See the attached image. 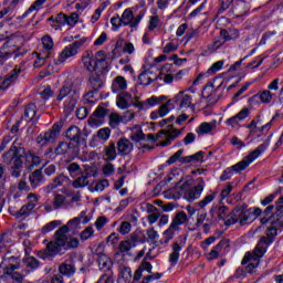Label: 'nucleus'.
<instances>
[{
    "label": "nucleus",
    "instance_id": "f257e3e1",
    "mask_svg": "<svg viewBox=\"0 0 283 283\" xmlns=\"http://www.w3.org/2000/svg\"><path fill=\"white\" fill-rule=\"evenodd\" d=\"M67 233H70L69 226H62L55 231V241H51L46 245L49 255H59V253L63 250L70 251L72 249H78V244H81L78 239L74 237H67Z\"/></svg>",
    "mask_w": 283,
    "mask_h": 283
},
{
    "label": "nucleus",
    "instance_id": "f03ea898",
    "mask_svg": "<svg viewBox=\"0 0 283 283\" xmlns=\"http://www.w3.org/2000/svg\"><path fill=\"white\" fill-rule=\"evenodd\" d=\"M262 216V209L253 207L249 208V205L242 203L237 206L231 212L230 218L226 221V227H231L233 224H241L244 227L245 224H251V222H255L258 218Z\"/></svg>",
    "mask_w": 283,
    "mask_h": 283
},
{
    "label": "nucleus",
    "instance_id": "7ed1b4c3",
    "mask_svg": "<svg viewBox=\"0 0 283 283\" xmlns=\"http://www.w3.org/2000/svg\"><path fill=\"white\" fill-rule=\"evenodd\" d=\"M269 145L261 144L259 145L253 151H251L248 156H245L241 161L237 163L235 165L228 167L220 176L221 182H227V180H231L233 177V171L235 174H242L253 160L260 158L264 151H266Z\"/></svg>",
    "mask_w": 283,
    "mask_h": 283
},
{
    "label": "nucleus",
    "instance_id": "20e7f679",
    "mask_svg": "<svg viewBox=\"0 0 283 283\" xmlns=\"http://www.w3.org/2000/svg\"><path fill=\"white\" fill-rule=\"evenodd\" d=\"M64 98H67L64 102V112L66 114H72L73 111L76 109V104L81 98V92L78 88H74V84L72 82H64L59 88L55 101L61 103Z\"/></svg>",
    "mask_w": 283,
    "mask_h": 283
},
{
    "label": "nucleus",
    "instance_id": "39448f33",
    "mask_svg": "<svg viewBox=\"0 0 283 283\" xmlns=\"http://www.w3.org/2000/svg\"><path fill=\"white\" fill-rule=\"evenodd\" d=\"M276 209L274 216L276 220L272 221L270 227L265 230V235H262V244H273L275 238H277V232L283 231V197H280L274 206Z\"/></svg>",
    "mask_w": 283,
    "mask_h": 283
},
{
    "label": "nucleus",
    "instance_id": "423d86ee",
    "mask_svg": "<svg viewBox=\"0 0 283 283\" xmlns=\"http://www.w3.org/2000/svg\"><path fill=\"white\" fill-rule=\"evenodd\" d=\"M180 134H182V129L174 128V124H170L168 125V129H161L156 136L154 134H148L147 138L153 143H156L158 138H166L164 142L159 143V147H169Z\"/></svg>",
    "mask_w": 283,
    "mask_h": 283
},
{
    "label": "nucleus",
    "instance_id": "0eeeda50",
    "mask_svg": "<svg viewBox=\"0 0 283 283\" xmlns=\"http://www.w3.org/2000/svg\"><path fill=\"white\" fill-rule=\"evenodd\" d=\"M85 43H87V38H82L69 44L67 46H65L64 50L57 56V59L54 60L55 65H61V63H65L67 59H72V56H76V54H78V49L82 45H85Z\"/></svg>",
    "mask_w": 283,
    "mask_h": 283
},
{
    "label": "nucleus",
    "instance_id": "6e6552de",
    "mask_svg": "<svg viewBox=\"0 0 283 283\" xmlns=\"http://www.w3.org/2000/svg\"><path fill=\"white\" fill-rule=\"evenodd\" d=\"M273 243H262V237L259 239L256 247L254 248V258L244 269L245 273H253L258 266H260V259L264 258V254Z\"/></svg>",
    "mask_w": 283,
    "mask_h": 283
},
{
    "label": "nucleus",
    "instance_id": "1a4fd4ad",
    "mask_svg": "<svg viewBox=\"0 0 283 283\" xmlns=\"http://www.w3.org/2000/svg\"><path fill=\"white\" fill-rule=\"evenodd\" d=\"M134 10H136L134 7L127 8L122 13L124 27L128 25L129 28L136 29L140 25V21H143V18L145 17V10H140L136 17L134 15Z\"/></svg>",
    "mask_w": 283,
    "mask_h": 283
},
{
    "label": "nucleus",
    "instance_id": "9d476101",
    "mask_svg": "<svg viewBox=\"0 0 283 283\" xmlns=\"http://www.w3.org/2000/svg\"><path fill=\"white\" fill-rule=\"evenodd\" d=\"M66 138H69V143L73 144L75 147H78V149H81V145L83 147L87 145V134L81 133V128H78V126H70L66 130Z\"/></svg>",
    "mask_w": 283,
    "mask_h": 283
},
{
    "label": "nucleus",
    "instance_id": "9b49d317",
    "mask_svg": "<svg viewBox=\"0 0 283 283\" xmlns=\"http://www.w3.org/2000/svg\"><path fill=\"white\" fill-rule=\"evenodd\" d=\"M107 114H109L107 105H105V103H101L87 120L90 127H101V125L105 123V117Z\"/></svg>",
    "mask_w": 283,
    "mask_h": 283
},
{
    "label": "nucleus",
    "instance_id": "f8f14e48",
    "mask_svg": "<svg viewBox=\"0 0 283 283\" xmlns=\"http://www.w3.org/2000/svg\"><path fill=\"white\" fill-rule=\"evenodd\" d=\"M185 244H187V234L179 235L177 241L172 242V252L169 254L168 259L171 266H176V264H178V260H180V251H182V247H185Z\"/></svg>",
    "mask_w": 283,
    "mask_h": 283
},
{
    "label": "nucleus",
    "instance_id": "ddd939ff",
    "mask_svg": "<svg viewBox=\"0 0 283 283\" xmlns=\"http://www.w3.org/2000/svg\"><path fill=\"white\" fill-rule=\"evenodd\" d=\"M210 218L213 222L223 221L224 223L229 220L231 213H229V207L213 205L210 210Z\"/></svg>",
    "mask_w": 283,
    "mask_h": 283
},
{
    "label": "nucleus",
    "instance_id": "4468645a",
    "mask_svg": "<svg viewBox=\"0 0 283 283\" xmlns=\"http://www.w3.org/2000/svg\"><path fill=\"white\" fill-rule=\"evenodd\" d=\"M55 154L56 156H64V154H67L69 156H72V158H76V156L81 154V148L71 144V142H61L55 148Z\"/></svg>",
    "mask_w": 283,
    "mask_h": 283
},
{
    "label": "nucleus",
    "instance_id": "2eb2a0df",
    "mask_svg": "<svg viewBox=\"0 0 283 283\" xmlns=\"http://www.w3.org/2000/svg\"><path fill=\"white\" fill-rule=\"evenodd\" d=\"M140 235H143V232L139 230H136L133 233H130L128 240L120 241L119 243L120 253H127L128 251H132V249L136 248L138 244V240H140Z\"/></svg>",
    "mask_w": 283,
    "mask_h": 283
},
{
    "label": "nucleus",
    "instance_id": "dca6fc26",
    "mask_svg": "<svg viewBox=\"0 0 283 283\" xmlns=\"http://www.w3.org/2000/svg\"><path fill=\"white\" fill-rule=\"evenodd\" d=\"M28 199L29 202L24 206L21 207L20 210H18V212L14 213L15 218H28V216H30V213H32V211H34V207H36V202H38V198L36 195L34 193H29L28 195Z\"/></svg>",
    "mask_w": 283,
    "mask_h": 283
},
{
    "label": "nucleus",
    "instance_id": "f3484780",
    "mask_svg": "<svg viewBox=\"0 0 283 283\" xmlns=\"http://www.w3.org/2000/svg\"><path fill=\"white\" fill-rule=\"evenodd\" d=\"M176 108V97L169 99L166 104H163L157 111L150 113L151 120H158V118H165L171 109Z\"/></svg>",
    "mask_w": 283,
    "mask_h": 283
},
{
    "label": "nucleus",
    "instance_id": "a211bd4d",
    "mask_svg": "<svg viewBox=\"0 0 283 283\" xmlns=\"http://www.w3.org/2000/svg\"><path fill=\"white\" fill-rule=\"evenodd\" d=\"M23 158L25 160V148L14 146L10 159L11 168L21 169V167H23Z\"/></svg>",
    "mask_w": 283,
    "mask_h": 283
},
{
    "label": "nucleus",
    "instance_id": "6ab92c4d",
    "mask_svg": "<svg viewBox=\"0 0 283 283\" xmlns=\"http://www.w3.org/2000/svg\"><path fill=\"white\" fill-rule=\"evenodd\" d=\"M27 123L31 125H36L41 115H36V104L30 103L24 108V115L22 117Z\"/></svg>",
    "mask_w": 283,
    "mask_h": 283
},
{
    "label": "nucleus",
    "instance_id": "aec40b11",
    "mask_svg": "<svg viewBox=\"0 0 283 283\" xmlns=\"http://www.w3.org/2000/svg\"><path fill=\"white\" fill-rule=\"evenodd\" d=\"M197 181L198 184L186 192V196L190 201L198 200V198L202 196V191H205V179L199 177Z\"/></svg>",
    "mask_w": 283,
    "mask_h": 283
},
{
    "label": "nucleus",
    "instance_id": "412c9836",
    "mask_svg": "<svg viewBox=\"0 0 283 283\" xmlns=\"http://www.w3.org/2000/svg\"><path fill=\"white\" fill-rule=\"evenodd\" d=\"M96 61L97 57L94 56V53L92 51H85L82 55V63L85 70H87V72H91V74H93V72H96Z\"/></svg>",
    "mask_w": 283,
    "mask_h": 283
},
{
    "label": "nucleus",
    "instance_id": "4be33fe9",
    "mask_svg": "<svg viewBox=\"0 0 283 283\" xmlns=\"http://www.w3.org/2000/svg\"><path fill=\"white\" fill-rule=\"evenodd\" d=\"M175 98L177 109H189V107H191V102L193 101V97H191V95L189 94H186L185 91H181L177 95H175Z\"/></svg>",
    "mask_w": 283,
    "mask_h": 283
},
{
    "label": "nucleus",
    "instance_id": "5701e85b",
    "mask_svg": "<svg viewBox=\"0 0 283 283\" xmlns=\"http://www.w3.org/2000/svg\"><path fill=\"white\" fill-rule=\"evenodd\" d=\"M132 151H134V144L126 137L119 138L117 142V154H119V156H129Z\"/></svg>",
    "mask_w": 283,
    "mask_h": 283
},
{
    "label": "nucleus",
    "instance_id": "b1692460",
    "mask_svg": "<svg viewBox=\"0 0 283 283\" xmlns=\"http://www.w3.org/2000/svg\"><path fill=\"white\" fill-rule=\"evenodd\" d=\"M90 178H92V172L90 170H83L80 172V177L73 180L72 187L74 189H83L90 185Z\"/></svg>",
    "mask_w": 283,
    "mask_h": 283
},
{
    "label": "nucleus",
    "instance_id": "393cba45",
    "mask_svg": "<svg viewBox=\"0 0 283 283\" xmlns=\"http://www.w3.org/2000/svg\"><path fill=\"white\" fill-rule=\"evenodd\" d=\"M29 181L32 189L41 187L45 182V177L43 176V168L35 169L32 175L29 176Z\"/></svg>",
    "mask_w": 283,
    "mask_h": 283
},
{
    "label": "nucleus",
    "instance_id": "a878e982",
    "mask_svg": "<svg viewBox=\"0 0 283 283\" xmlns=\"http://www.w3.org/2000/svg\"><path fill=\"white\" fill-rule=\"evenodd\" d=\"M70 180V177L64 176L63 174L57 175L51 184H49L45 188L44 191L45 193H51L56 189V187H63L65 182Z\"/></svg>",
    "mask_w": 283,
    "mask_h": 283
},
{
    "label": "nucleus",
    "instance_id": "bb28decb",
    "mask_svg": "<svg viewBox=\"0 0 283 283\" xmlns=\"http://www.w3.org/2000/svg\"><path fill=\"white\" fill-rule=\"evenodd\" d=\"M23 73V70L15 66L13 70H11L4 77L2 85L4 87H10L12 83H17L19 80V76Z\"/></svg>",
    "mask_w": 283,
    "mask_h": 283
},
{
    "label": "nucleus",
    "instance_id": "cd10ccee",
    "mask_svg": "<svg viewBox=\"0 0 283 283\" xmlns=\"http://www.w3.org/2000/svg\"><path fill=\"white\" fill-rule=\"evenodd\" d=\"M41 165V157L34 154V150H29L25 153V166L27 169L32 170L34 167H39Z\"/></svg>",
    "mask_w": 283,
    "mask_h": 283
},
{
    "label": "nucleus",
    "instance_id": "c85d7f7f",
    "mask_svg": "<svg viewBox=\"0 0 283 283\" xmlns=\"http://www.w3.org/2000/svg\"><path fill=\"white\" fill-rule=\"evenodd\" d=\"M88 87L93 90V92H98L103 87V78H101V74H98V72L90 75Z\"/></svg>",
    "mask_w": 283,
    "mask_h": 283
},
{
    "label": "nucleus",
    "instance_id": "c756f323",
    "mask_svg": "<svg viewBox=\"0 0 283 283\" xmlns=\"http://www.w3.org/2000/svg\"><path fill=\"white\" fill-rule=\"evenodd\" d=\"M97 264L99 266V270L104 271V273H107V271H112V259H109V256L104 253L97 254Z\"/></svg>",
    "mask_w": 283,
    "mask_h": 283
},
{
    "label": "nucleus",
    "instance_id": "7c9ffc66",
    "mask_svg": "<svg viewBox=\"0 0 283 283\" xmlns=\"http://www.w3.org/2000/svg\"><path fill=\"white\" fill-rule=\"evenodd\" d=\"M124 90H127V80L122 75H118L112 83V92L113 94H118V92H124Z\"/></svg>",
    "mask_w": 283,
    "mask_h": 283
},
{
    "label": "nucleus",
    "instance_id": "2f4dec72",
    "mask_svg": "<svg viewBox=\"0 0 283 283\" xmlns=\"http://www.w3.org/2000/svg\"><path fill=\"white\" fill-rule=\"evenodd\" d=\"M220 36H223L226 42L235 41V39L240 38V31L235 28L221 29Z\"/></svg>",
    "mask_w": 283,
    "mask_h": 283
},
{
    "label": "nucleus",
    "instance_id": "473e14b6",
    "mask_svg": "<svg viewBox=\"0 0 283 283\" xmlns=\"http://www.w3.org/2000/svg\"><path fill=\"white\" fill-rule=\"evenodd\" d=\"M214 129H216V122L214 123L203 122L196 128V133L198 134V136H205L207 134H211Z\"/></svg>",
    "mask_w": 283,
    "mask_h": 283
},
{
    "label": "nucleus",
    "instance_id": "72a5a7b5",
    "mask_svg": "<svg viewBox=\"0 0 283 283\" xmlns=\"http://www.w3.org/2000/svg\"><path fill=\"white\" fill-rule=\"evenodd\" d=\"M104 154L106 156L107 163L116 160V156H118V153H116V143L109 142L108 145L104 147Z\"/></svg>",
    "mask_w": 283,
    "mask_h": 283
},
{
    "label": "nucleus",
    "instance_id": "f704fd0d",
    "mask_svg": "<svg viewBox=\"0 0 283 283\" xmlns=\"http://www.w3.org/2000/svg\"><path fill=\"white\" fill-rule=\"evenodd\" d=\"M45 3V0H35L30 7L29 9L20 17H18L17 19L19 21L27 19V17H29L30 14H32V12L39 11L41 10V8H43V4Z\"/></svg>",
    "mask_w": 283,
    "mask_h": 283
},
{
    "label": "nucleus",
    "instance_id": "c9c22d12",
    "mask_svg": "<svg viewBox=\"0 0 283 283\" xmlns=\"http://www.w3.org/2000/svg\"><path fill=\"white\" fill-rule=\"evenodd\" d=\"M180 231V228L175 227L170 223L167 230L164 231V241H161V244H169L170 240H174V235Z\"/></svg>",
    "mask_w": 283,
    "mask_h": 283
},
{
    "label": "nucleus",
    "instance_id": "e433bc0d",
    "mask_svg": "<svg viewBox=\"0 0 283 283\" xmlns=\"http://www.w3.org/2000/svg\"><path fill=\"white\" fill-rule=\"evenodd\" d=\"M117 283H132V268H122L117 279Z\"/></svg>",
    "mask_w": 283,
    "mask_h": 283
},
{
    "label": "nucleus",
    "instance_id": "4c0bfd02",
    "mask_svg": "<svg viewBox=\"0 0 283 283\" xmlns=\"http://www.w3.org/2000/svg\"><path fill=\"white\" fill-rule=\"evenodd\" d=\"M22 264H24V266H27V269H29L30 271H36L41 262H39V260L34 256H25L22 260Z\"/></svg>",
    "mask_w": 283,
    "mask_h": 283
},
{
    "label": "nucleus",
    "instance_id": "58836bf2",
    "mask_svg": "<svg viewBox=\"0 0 283 283\" xmlns=\"http://www.w3.org/2000/svg\"><path fill=\"white\" fill-rule=\"evenodd\" d=\"M59 272L61 275H66V277H72L76 273V268L73 264L62 263L59 266Z\"/></svg>",
    "mask_w": 283,
    "mask_h": 283
},
{
    "label": "nucleus",
    "instance_id": "ea45409f",
    "mask_svg": "<svg viewBox=\"0 0 283 283\" xmlns=\"http://www.w3.org/2000/svg\"><path fill=\"white\" fill-rule=\"evenodd\" d=\"M186 222H187V213L185 211H180L175 214L170 224H172V227L180 228V226L185 224Z\"/></svg>",
    "mask_w": 283,
    "mask_h": 283
},
{
    "label": "nucleus",
    "instance_id": "a19ab883",
    "mask_svg": "<svg viewBox=\"0 0 283 283\" xmlns=\"http://www.w3.org/2000/svg\"><path fill=\"white\" fill-rule=\"evenodd\" d=\"M203 154V151H198L195 155L181 157L180 163L181 165H189V163H200Z\"/></svg>",
    "mask_w": 283,
    "mask_h": 283
},
{
    "label": "nucleus",
    "instance_id": "79ce46f5",
    "mask_svg": "<svg viewBox=\"0 0 283 283\" xmlns=\"http://www.w3.org/2000/svg\"><path fill=\"white\" fill-rule=\"evenodd\" d=\"M218 196L217 191L210 190V195H207L202 200H200L197 206L200 207V209H205L207 205H211L212 201L216 200Z\"/></svg>",
    "mask_w": 283,
    "mask_h": 283
},
{
    "label": "nucleus",
    "instance_id": "37998d69",
    "mask_svg": "<svg viewBox=\"0 0 283 283\" xmlns=\"http://www.w3.org/2000/svg\"><path fill=\"white\" fill-rule=\"evenodd\" d=\"M224 43H227V40L222 35H220L214 39L212 44L208 45V50L211 54H213V52L220 50L221 46L224 45Z\"/></svg>",
    "mask_w": 283,
    "mask_h": 283
},
{
    "label": "nucleus",
    "instance_id": "c03bdc74",
    "mask_svg": "<svg viewBox=\"0 0 283 283\" xmlns=\"http://www.w3.org/2000/svg\"><path fill=\"white\" fill-rule=\"evenodd\" d=\"M120 123H123V118L118 113H111L108 116V125L112 129H116V127H119Z\"/></svg>",
    "mask_w": 283,
    "mask_h": 283
},
{
    "label": "nucleus",
    "instance_id": "a18cd8bd",
    "mask_svg": "<svg viewBox=\"0 0 283 283\" xmlns=\"http://www.w3.org/2000/svg\"><path fill=\"white\" fill-rule=\"evenodd\" d=\"M55 30H60L63 25H67V15L65 13L60 12L55 15V24H51Z\"/></svg>",
    "mask_w": 283,
    "mask_h": 283
},
{
    "label": "nucleus",
    "instance_id": "49530a36",
    "mask_svg": "<svg viewBox=\"0 0 283 283\" xmlns=\"http://www.w3.org/2000/svg\"><path fill=\"white\" fill-rule=\"evenodd\" d=\"M38 59L33 63V67L39 69L45 65L48 59H50V52L36 53Z\"/></svg>",
    "mask_w": 283,
    "mask_h": 283
},
{
    "label": "nucleus",
    "instance_id": "de8ad7c7",
    "mask_svg": "<svg viewBox=\"0 0 283 283\" xmlns=\"http://www.w3.org/2000/svg\"><path fill=\"white\" fill-rule=\"evenodd\" d=\"M130 140H133V143H142V140H145V133H143L142 127H135L130 134Z\"/></svg>",
    "mask_w": 283,
    "mask_h": 283
},
{
    "label": "nucleus",
    "instance_id": "09e8293b",
    "mask_svg": "<svg viewBox=\"0 0 283 283\" xmlns=\"http://www.w3.org/2000/svg\"><path fill=\"white\" fill-rule=\"evenodd\" d=\"M109 65V63L107 62V59L105 57H101L97 59L96 61V72L97 74H105V72H109V70L107 69Z\"/></svg>",
    "mask_w": 283,
    "mask_h": 283
},
{
    "label": "nucleus",
    "instance_id": "8fccbe9b",
    "mask_svg": "<svg viewBox=\"0 0 283 283\" xmlns=\"http://www.w3.org/2000/svg\"><path fill=\"white\" fill-rule=\"evenodd\" d=\"M71 178H76L80 174H83V169H81V165L76 163H71L66 167Z\"/></svg>",
    "mask_w": 283,
    "mask_h": 283
},
{
    "label": "nucleus",
    "instance_id": "3c124183",
    "mask_svg": "<svg viewBox=\"0 0 283 283\" xmlns=\"http://www.w3.org/2000/svg\"><path fill=\"white\" fill-rule=\"evenodd\" d=\"M111 25L113 32H118L124 25L123 18L118 14H115L113 18H111Z\"/></svg>",
    "mask_w": 283,
    "mask_h": 283
},
{
    "label": "nucleus",
    "instance_id": "603ef678",
    "mask_svg": "<svg viewBox=\"0 0 283 283\" xmlns=\"http://www.w3.org/2000/svg\"><path fill=\"white\" fill-rule=\"evenodd\" d=\"M109 136H112V129H109V127L101 128L96 133V138H99V140H104V143H107V140H109Z\"/></svg>",
    "mask_w": 283,
    "mask_h": 283
},
{
    "label": "nucleus",
    "instance_id": "864d4df0",
    "mask_svg": "<svg viewBox=\"0 0 283 283\" xmlns=\"http://www.w3.org/2000/svg\"><path fill=\"white\" fill-rule=\"evenodd\" d=\"M182 154H185V149L177 150L174 155H171L166 161L167 165H174L176 163H180L182 160Z\"/></svg>",
    "mask_w": 283,
    "mask_h": 283
},
{
    "label": "nucleus",
    "instance_id": "5fc2aeb1",
    "mask_svg": "<svg viewBox=\"0 0 283 283\" xmlns=\"http://www.w3.org/2000/svg\"><path fill=\"white\" fill-rule=\"evenodd\" d=\"M138 81H139V85H144L145 87H147V85H151V83L156 80L149 77V75H147V71H143L138 75Z\"/></svg>",
    "mask_w": 283,
    "mask_h": 283
},
{
    "label": "nucleus",
    "instance_id": "6e6d98bb",
    "mask_svg": "<svg viewBox=\"0 0 283 283\" xmlns=\"http://www.w3.org/2000/svg\"><path fill=\"white\" fill-rule=\"evenodd\" d=\"M106 187H109V180L107 179H103L99 180L94 188H92V186L88 187L90 191L94 192V191H105Z\"/></svg>",
    "mask_w": 283,
    "mask_h": 283
},
{
    "label": "nucleus",
    "instance_id": "4d7b16f0",
    "mask_svg": "<svg viewBox=\"0 0 283 283\" xmlns=\"http://www.w3.org/2000/svg\"><path fill=\"white\" fill-rule=\"evenodd\" d=\"M65 206V196L56 193L53 198V209H61Z\"/></svg>",
    "mask_w": 283,
    "mask_h": 283
},
{
    "label": "nucleus",
    "instance_id": "13d9d810",
    "mask_svg": "<svg viewBox=\"0 0 283 283\" xmlns=\"http://www.w3.org/2000/svg\"><path fill=\"white\" fill-rule=\"evenodd\" d=\"M259 94V99L261 103H264L265 105H269V103H271V101H273V94L271 93V91H263Z\"/></svg>",
    "mask_w": 283,
    "mask_h": 283
},
{
    "label": "nucleus",
    "instance_id": "bf43d9fd",
    "mask_svg": "<svg viewBox=\"0 0 283 283\" xmlns=\"http://www.w3.org/2000/svg\"><path fill=\"white\" fill-rule=\"evenodd\" d=\"M251 87V82H247L245 84L242 85V87L233 95L232 97V104L238 103L240 101V96L247 92Z\"/></svg>",
    "mask_w": 283,
    "mask_h": 283
},
{
    "label": "nucleus",
    "instance_id": "052dcab7",
    "mask_svg": "<svg viewBox=\"0 0 283 283\" xmlns=\"http://www.w3.org/2000/svg\"><path fill=\"white\" fill-rule=\"evenodd\" d=\"M117 231L120 233V235H127L132 231V223L129 221H124L120 223V226L117 228Z\"/></svg>",
    "mask_w": 283,
    "mask_h": 283
},
{
    "label": "nucleus",
    "instance_id": "680f3d73",
    "mask_svg": "<svg viewBox=\"0 0 283 283\" xmlns=\"http://www.w3.org/2000/svg\"><path fill=\"white\" fill-rule=\"evenodd\" d=\"M273 211H275V206H268L265 210L262 212L263 218H261V223L266 224L269 222V216H273ZM261 213V216H262Z\"/></svg>",
    "mask_w": 283,
    "mask_h": 283
},
{
    "label": "nucleus",
    "instance_id": "e2e57ef3",
    "mask_svg": "<svg viewBox=\"0 0 283 283\" xmlns=\"http://www.w3.org/2000/svg\"><path fill=\"white\" fill-rule=\"evenodd\" d=\"M42 45L46 52H50V50H52V48H54V41L52 40V36L44 35L42 38Z\"/></svg>",
    "mask_w": 283,
    "mask_h": 283
},
{
    "label": "nucleus",
    "instance_id": "0e129e2a",
    "mask_svg": "<svg viewBox=\"0 0 283 283\" xmlns=\"http://www.w3.org/2000/svg\"><path fill=\"white\" fill-rule=\"evenodd\" d=\"M40 96L43 101H50V98L54 96V91H52V86L46 85L44 90L40 93Z\"/></svg>",
    "mask_w": 283,
    "mask_h": 283
},
{
    "label": "nucleus",
    "instance_id": "69168bd1",
    "mask_svg": "<svg viewBox=\"0 0 283 283\" xmlns=\"http://www.w3.org/2000/svg\"><path fill=\"white\" fill-rule=\"evenodd\" d=\"M61 221H51L49 223H46L43 228H42V233H50V231H54V229H56L57 227H60Z\"/></svg>",
    "mask_w": 283,
    "mask_h": 283
},
{
    "label": "nucleus",
    "instance_id": "338daca9",
    "mask_svg": "<svg viewBox=\"0 0 283 283\" xmlns=\"http://www.w3.org/2000/svg\"><path fill=\"white\" fill-rule=\"evenodd\" d=\"M158 25H160V18H158V15L150 17L148 30L154 32Z\"/></svg>",
    "mask_w": 283,
    "mask_h": 283
},
{
    "label": "nucleus",
    "instance_id": "774afa93",
    "mask_svg": "<svg viewBox=\"0 0 283 283\" xmlns=\"http://www.w3.org/2000/svg\"><path fill=\"white\" fill-rule=\"evenodd\" d=\"M108 222H109V219H107V217L105 216L98 217L95 221V227L97 231H101L105 227V224H107Z\"/></svg>",
    "mask_w": 283,
    "mask_h": 283
}]
</instances>
